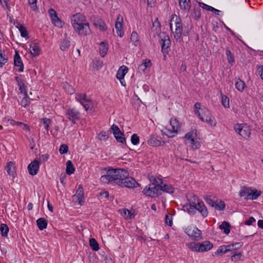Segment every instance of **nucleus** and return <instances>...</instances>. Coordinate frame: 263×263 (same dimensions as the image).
<instances>
[{"instance_id": "72a5a7b5", "label": "nucleus", "mask_w": 263, "mask_h": 263, "mask_svg": "<svg viewBox=\"0 0 263 263\" xmlns=\"http://www.w3.org/2000/svg\"><path fill=\"white\" fill-rule=\"evenodd\" d=\"M230 224L227 221H223L220 226L219 229L220 230H223L224 233L226 234H228L230 232Z\"/></svg>"}, {"instance_id": "79ce46f5", "label": "nucleus", "mask_w": 263, "mask_h": 263, "mask_svg": "<svg viewBox=\"0 0 263 263\" xmlns=\"http://www.w3.org/2000/svg\"><path fill=\"white\" fill-rule=\"evenodd\" d=\"M9 231V229L8 226L5 223H1V236L3 237L7 236Z\"/></svg>"}, {"instance_id": "774afa93", "label": "nucleus", "mask_w": 263, "mask_h": 263, "mask_svg": "<svg viewBox=\"0 0 263 263\" xmlns=\"http://www.w3.org/2000/svg\"><path fill=\"white\" fill-rule=\"evenodd\" d=\"M93 65L97 69L101 68L103 66V63L101 61H96L94 62Z\"/></svg>"}, {"instance_id": "412c9836", "label": "nucleus", "mask_w": 263, "mask_h": 263, "mask_svg": "<svg viewBox=\"0 0 263 263\" xmlns=\"http://www.w3.org/2000/svg\"><path fill=\"white\" fill-rule=\"evenodd\" d=\"M84 190L82 185H79L76 191V194L73 196L76 197L79 204L82 205L84 203Z\"/></svg>"}, {"instance_id": "cd10ccee", "label": "nucleus", "mask_w": 263, "mask_h": 263, "mask_svg": "<svg viewBox=\"0 0 263 263\" xmlns=\"http://www.w3.org/2000/svg\"><path fill=\"white\" fill-rule=\"evenodd\" d=\"M47 223V220L44 218H40L36 220V224L40 230L46 229Z\"/></svg>"}, {"instance_id": "9d476101", "label": "nucleus", "mask_w": 263, "mask_h": 263, "mask_svg": "<svg viewBox=\"0 0 263 263\" xmlns=\"http://www.w3.org/2000/svg\"><path fill=\"white\" fill-rule=\"evenodd\" d=\"M159 36L161 38L160 42L161 44L162 52L164 54H167L169 52L170 47L171 44L170 37L168 35L166 34L165 32H162Z\"/></svg>"}, {"instance_id": "338daca9", "label": "nucleus", "mask_w": 263, "mask_h": 263, "mask_svg": "<svg viewBox=\"0 0 263 263\" xmlns=\"http://www.w3.org/2000/svg\"><path fill=\"white\" fill-rule=\"evenodd\" d=\"M255 221V219L253 217H250L248 220L245 221V223L246 225L250 226L252 224L253 222Z\"/></svg>"}, {"instance_id": "6e6d98bb", "label": "nucleus", "mask_w": 263, "mask_h": 263, "mask_svg": "<svg viewBox=\"0 0 263 263\" xmlns=\"http://www.w3.org/2000/svg\"><path fill=\"white\" fill-rule=\"evenodd\" d=\"M98 137L100 140H106L108 139V136L105 132L102 131L99 134Z\"/></svg>"}, {"instance_id": "49530a36", "label": "nucleus", "mask_w": 263, "mask_h": 263, "mask_svg": "<svg viewBox=\"0 0 263 263\" xmlns=\"http://www.w3.org/2000/svg\"><path fill=\"white\" fill-rule=\"evenodd\" d=\"M225 206L224 202L222 200H220L219 202H215L214 208L218 210H223L225 209Z\"/></svg>"}, {"instance_id": "a18cd8bd", "label": "nucleus", "mask_w": 263, "mask_h": 263, "mask_svg": "<svg viewBox=\"0 0 263 263\" xmlns=\"http://www.w3.org/2000/svg\"><path fill=\"white\" fill-rule=\"evenodd\" d=\"M41 122H43V125L46 131L49 130V126L51 123V120L47 118H44L40 119Z\"/></svg>"}, {"instance_id": "f8f14e48", "label": "nucleus", "mask_w": 263, "mask_h": 263, "mask_svg": "<svg viewBox=\"0 0 263 263\" xmlns=\"http://www.w3.org/2000/svg\"><path fill=\"white\" fill-rule=\"evenodd\" d=\"M110 129L112 132V134L116 140L119 143L125 144L126 145V140L124 137V134L120 130L119 127L114 124Z\"/></svg>"}, {"instance_id": "b1692460", "label": "nucleus", "mask_w": 263, "mask_h": 263, "mask_svg": "<svg viewBox=\"0 0 263 263\" xmlns=\"http://www.w3.org/2000/svg\"><path fill=\"white\" fill-rule=\"evenodd\" d=\"M191 17L196 21L198 20L200 18L201 9L199 5L198 6L197 5L194 6L193 9L191 11Z\"/></svg>"}, {"instance_id": "0e129e2a", "label": "nucleus", "mask_w": 263, "mask_h": 263, "mask_svg": "<svg viewBox=\"0 0 263 263\" xmlns=\"http://www.w3.org/2000/svg\"><path fill=\"white\" fill-rule=\"evenodd\" d=\"M15 80L17 82V85L18 87H21L22 85H24L25 84L24 80L22 79L19 77H15Z\"/></svg>"}, {"instance_id": "e2e57ef3", "label": "nucleus", "mask_w": 263, "mask_h": 263, "mask_svg": "<svg viewBox=\"0 0 263 263\" xmlns=\"http://www.w3.org/2000/svg\"><path fill=\"white\" fill-rule=\"evenodd\" d=\"M174 37L177 42H181L182 41V33H174Z\"/></svg>"}, {"instance_id": "2eb2a0df", "label": "nucleus", "mask_w": 263, "mask_h": 263, "mask_svg": "<svg viewBox=\"0 0 263 263\" xmlns=\"http://www.w3.org/2000/svg\"><path fill=\"white\" fill-rule=\"evenodd\" d=\"M123 18L122 16L119 14L115 23V28L118 35L121 37L124 34V31L123 30Z\"/></svg>"}, {"instance_id": "4be33fe9", "label": "nucleus", "mask_w": 263, "mask_h": 263, "mask_svg": "<svg viewBox=\"0 0 263 263\" xmlns=\"http://www.w3.org/2000/svg\"><path fill=\"white\" fill-rule=\"evenodd\" d=\"M14 64L15 66L19 67L18 71L19 72H23L24 70V64L22 61L21 58L18 52L16 51L14 56Z\"/></svg>"}, {"instance_id": "0eeeda50", "label": "nucleus", "mask_w": 263, "mask_h": 263, "mask_svg": "<svg viewBox=\"0 0 263 263\" xmlns=\"http://www.w3.org/2000/svg\"><path fill=\"white\" fill-rule=\"evenodd\" d=\"M66 118L73 124L76 123L81 118V113L76 108H68L66 109L65 114Z\"/></svg>"}, {"instance_id": "6ab92c4d", "label": "nucleus", "mask_w": 263, "mask_h": 263, "mask_svg": "<svg viewBox=\"0 0 263 263\" xmlns=\"http://www.w3.org/2000/svg\"><path fill=\"white\" fill-rule=\"evenodd\" d=\"M161 137L158 136H155L151 135L149 139L147 141L148 144L152 146H159L165 142L161 141Z\"/></svg>"}, {"instance_id": "423d86ee", "label": "nucleus", "mask_w": 263, "mask_h": 263, "mask_svg": "<svg viewBox=\"0 0 263 263\" xmlns=\"http://www.w3.org/2000/svg\"><path fill=\"white\" fill-rule=\"evenodd\" d=\"M75 99L77 101L79 102L83 106L86 111L92 108L93 103H92V100L87 98L86 94L76 93Z\"/></svg>"}, {"instance_id": "a19ab883", "label": "nucleus", "mask_w": 263, "mask_h": 263, "mask_svg": "<svg viewBox=\"0 0 263 263\" xmlns=\"http://www.w3.org/2000/svg\"><path fill=\"white\" fill-rule=\"evenodd\" d=\"M197 137V135L196 132L191 131L189 133H187L185 135V138L190 140L191 142H194L195 138Z\"/></svg>"}, {"instance_id": "8fccbe9b", "label": "nucleus", "mask_w": 263, "mask_h": 263, "mask_svg": "<svg viewBox=\"0 0 263 263\" xmlns=\"http://www.w3.org/2000/svg\"><path fill=\"white\" fill-rule=\"evenodd\" d=\"M227 253V246H221L219 247L218 250L215 252V254H218L219 253L225 254Z\"/></svg>"}, {"instance_id": "13d9d810", "label": "nucleus", "mask_w": 263, "mask_h": 263, "mask_svg": "<svg viewBox=\"0 0 263 263\" xmlns=\"http://www.w3.org/2000/svg\"><path fill=\"white\" fill-rule=\"evenodd\" d=\"M142 64L144 67H145L146 69L147 68L151 67V66H152L151 61L147 59L143 60Z\"/></svg>"}, {"instance_id": "603ef678", "label": "nucleus", "mask_w": 263, "mask_h": 263, "mask_svg": "<svg viewBox=\"0 0 263 263\" xmlns=\"http://www.w3.org/2000/svg\"><path fill=\"white\" fill-rule=\"evenodd\" d=\"M36 2L37 0H28L29 4L30 5L31 9L35 11L37 10Z\"/></svg>"}, {"instance_id": "09e8293b", "label": "nucleus", "mask_w": 263, "mask_h": 263, "mask_svg": "<svg viewBox=\"0 0 263 263\" xmlns=\"http://www.w3.org/2000/svg\"><path fill=\"white\" fill-rule=\"evenodd\" d=\"M51 20L52 23L56 26H59V23L60 24V25L62 24V22L58 16L57 14L54 15V16H53V17H51Z\"/></svg>"}, {"instance_id": "5fc2aeb1", "label": "nucleus", "mask_w": 263, "mask_h": 263, "mask_svg": "<svg viewBox=\"0 0 263 263\" xmlns=\"http://www.w3.org/2000/svg\"><path fill=\"white\" fill-rule=\"evenodd\" d=\"M242 256V254L241 252H235L231 256V260L232 261H237L239 259H240L241 257Z\"/></svg>"}, {"instance_id": "864d4df0", "label": "nucleus", "mask_w": 263, "mask_h": 263, "mask_svg": "<svg viewBox=\"0 0 263 263\" xmlns=\"http://www.w3.org/2000/svg\"><path fill=\"white\" fill-rule=\"evenodd\" d=\"M200 7L202 8L203 9H205L208 11H211L213 9V7L209 6L202 2H198Z\"/></svg>"}, {"instance_id": "c756f323", "label": "nucleus", "mask_w": 263, "mask_h": 263, "mask_svg": "<svg viewBox=\"0 0 263 263\" xmlns=\"http://www.w3.org/2000/svg\"><path fill=\"white\" fill-rule=\"evenodd\" d=\"M250 187L243 186L241 187L239 192V195L240 197H244L245 199H246V197H249V196H250Z\"/></svg>"}, {"instance_id": "c85d7f7f", "label": "nucleus", "mask_w": 263, "mask_h": 263, "mask_svg": "<svg viewBox=\"0 0 263 263\" xmlns=\"http://www.w3.org/2000/svg\"><path fill=\"white\" fill-rule=\"evenodd\" d=\"M70 45V42L67 39H63L60 44V49L63 51L67 50Z\"/></svg>"}, {"instance_id": "f257e3e1", "label": "nucleus", "mask_w": 263, "mask_h": 263, "mask_svg": "<svg viewBox=\"0 0 263 263\" xmlns=\"http://www.w3.org/2000/svg\"><path fill=\"white\" fill-rule=\"evenodd\" d=\"M100 180L104 183L116 184L122 187L133 189L140 186L133 178L129 177L127 171L122 168H108L106 174L101 177Z\"/></svg>"}, {"instance_id": "aec40b11", "label": "nucleus", "mask_w": 263, "mask_h": 263, "mask_svg": "<svg viewBox=\"0 0 263 263\" xmlns=\"http://www.w3.org/2000/svg\"><path fill=\"white\" fill-rule=\"evenodd\" d=\"M195 211H198L203 217L205 218L208 216L209 214L208 209L202 200L197 203V205L195 206Z\"/></svg>"}, {"instance_id": "052dcab7", "label": "nucleus", "mask_w": 263, "mask_h": 263, "mask_svg": "<svg viewBox=\"0 0 263 263\" xmlns=\"http://www.w3.org/2000/svg\"><path fill=\"white\" fill-rule=\"evenodd\" d=\"M204 199L205 201H206V202L208 204L211 205L212 207H213V208L214 207V204L215 203V202L214 201H213L210 198H209L207 196L205 197Z\"/></svg>"}, {"instance_id": "dca6fc26", "label": "nucleus", "mask_w": 263, "mask_h": 263, "mask_svg": "<svg viewBox=\"0 0 263 263\" xmlns=\"http://www.w3.org/2000/svg\"><path fill=\"white\" fill-rule=\"evenodd\" d=\"M40 167V162L37 160L32 161L28 166L29 173L32 176L37 174Z\"/></svg>"}, {"instance_id": "f3484780", "label": "nucleus", "mask_w": 263, "mask_h": 263, "mask_svg": "<svg viewBox=\"0 0 263 263\" xmlns=\"http://www.w3.org/2000/svg\"><path fill=\"white\" fill-rule=\"evenodd\" d=\"M93 25L101 31H104L107 29V27L102 19L99 16H95L93 20Z\"/></svg>"}, {"instance_id": "2f4dec72", "label": "nucleus", "mask_w": 263, "mask_h": 263, "mask_svg": "<svg viewBox=\"0 0 263 263\" xmlns=\"http://www.w3.org/2000/svg\"><path fill=\"white\" fill-rule=\"evenodd\" d=\"M261 192L258 191L256 189H253L252 190L251 188V193H250V196L249 197H246V199H251V200H255L258 198V197L260 195Z\"/></svg>"}, {"instance_id": "ea45409f", "label": "nucleus", "mask_w": 263, "mask_h": 263, "mask_svg": "<svg viewBox=\"0 0 263 263\" xmlns=\"http://www.w3.org/2000/svg\"><path fill=\"white\" fill-rule=\"evenodd\" d=\"M130 41L137 46L139 44V36L136 31H133L131 34Z\"/></svg>"}, {"instance_id": "7c9ffc66", "label": "nucleus", "mask_w": 263, "mask_h": 263, "mask_svg": "<svg viewBox=\"0 0 263 263\" xmlns=\"http://www.w3.org/2000/svg\"><path fill=\"white\" fill-rule=\"evenodd\" d=\"M162 192L173 194L175 192L174 187L170 184H163L161 186Z\"/></svg>"}, {"instance_id": "ddd939ff", "label": "nucleus", "mask_w": 263, "mask_h": 263, "mask_svg": "<svg viewBox=\"0 0 263 263\" xmlns=\"http://www.w3.org/2000/svg\"><path fill=\"white\" fill-rule=\"evenodd\" d=\"M79 25V26L78 27L76 26V27H73L74 30L79 35H86L91 32L89 23L87 21Z\"/></svg>"}, {"instance_id": "4d7b16f0", "label": "nucleus", "mask_w": 263, "mask_h": 263, "mask_svg": "<svg viewBox=\"0 0 263 263\" xmlns=\"http://www.w3.org/2000/svg\"><path fill=\"white\" fill-rule=\"evenodd\" d=\"M192 144V147L194 149H199L200 147L201 144L198 141L194 140V142H191Z\"/></svg>"}, {"instance_id": "7ed1b4c3", "label": "nucleus", "mask_w": 263, "mask_h": 263, "mask_svg": "<svg viewBox=\"0 0 263 263\" xmlns=\"http://www.w3.org/2000/svg\"><path fill=\"white\" fill-rule=\"evenodd\" d=\"M195 114L203 122L207 123L212 126H215L216 122L212 117L210 110L205 107L200 109V111L197 110L194 111Z\"/></svg>"}, {"instance_id": "393cba45", "label": "nucleus", "mask_w": 263, "mask_h": 263, "mask_svg": "<svg viewBox=\"0 0 263 263\" xmlns=\"http://www.w3.org/2000/svg\"><path fill=\"white\" fill-rule=\"evenodd\" d=\"M179 5L181 9L189 12L191 9V0H179Z\"/></svg>"}, {"instance_id": "f03ea898", "label": "nucleus", "mask_w": 263, "mask_h": 263, "mask_svg": "<svg viewBox=\"0 0 263 263\" xmlns=\"http://www.w3.org/2000/svg\"><path fill=\"white\" fill-rule=\"evenodd\" d=\"M150 181L151 183L144 187L143 193L145 195L152 198L158 197L161 194L163 180L160 178L152 176Z\"/></svg>"}, {"instance_id": "c03bdc74", "label": "nucleus", "mask_w": 263, "mask_h": 263, "mask_svg": "<svg viewBox=\"0 0 263 263\" xmlns=\"http://www.w3.org/2000/svg\"><path fill=\"white\" fill-rule=\"evenodd\" d=\"M10 0H1V5L5 9L7 10V14L9 15V12L10 11V3H9Z\"/></svg>"}, {"instance_id": "6e6552de", "label": "nucleus", "mask_w": 263, "mask_h": 263, "mask_svg": "<svg viewBox=\"0 0 263 263\" xmlns=\"http://www.w3.org/2000/svg\"><path fill=\"white\" fill-rule=\"evenodd\" d=\"M236 133L243 138H248L251 134V129L246 124H236L234 125Z\"/></svg>"}, {"instance_id": "bb28decb", "label": "nucleus", "mask_w": 263, "mask_h": 263, "mask_svg": "<svg viewBox=\"0 0 263 263\" xmlns=\"http://www.w3.org/2000/svg\"><path fill=\"white\" fill-rule=\"evenodd\" d=\"M127 71L128 68L126 66H122L120 67L117 71V78L120 81H121V80H123L124 77L126 73L127 72Z\"/></svg>"}, {"instance_id": "a211bd4d", "label": "nucleus", "mask_w": 263, "mask_h": 263, "mask_svg": "<svg viewBox=\"0 0 263 263\" xmlns=\"http://www.w3.org/2000/svg\"><path fill=\"white\" fill-rule=\"evenodd\" d=\"M5 170L7 172L8 175H9L10 177H11L12 178L15 177L16 175V168L14 162L12 161L8 162L5 167Z\"/></svg>"}, {"instance_id": "9b49d317", "label": "nucleus", "mask_w": 263, "mask_h": 263, "mask_svg": "<svg viewBox=\"0 0 263 263\" xmlns=\"http://www.w3.org/2000/svg\"><path fill=\"white\" fill-rule=\"evenodd\" d=\"M187 197V200L189 203V207L186 208V211L190 214L194 215L196 213L195 211V206L197 205V203L201 201L197 196L195 195H190Z\"/></svg>"}, {"instance_id": "de8ad7c7", "label": "nucleus", "mask_w": 263, "mask_h": 263, "mask_svg": "<svg viewBox=\"0 0 263 263\" xmlns=\"http://www.w3.org/2000/svg\"><path fill=\"white\" fill-rule=\"evenodd\" d=\"M130 140H131L132 143L134 145H136L138 144L140 142L139 137L136 134H134L132 136Z\"/></svg>"}, {"instance_id": "3c124183", "label": "nucleus", "mask_w": 263, "mask_h": 263, "mask_svg": "<svg viewBox=\"0 0 263 263\" xmlns=\"http://www.w3.org/2000/svg\"><path fill=\"white\" fill-rule=\"evenodd\" d=\"M68 151V147L66 144H62L59 149V152L61 154H66Z\"/></svg>"}, {"instance_id": "4468645a", "label": "nucleus", "mask_w": 263, "mask_h": 263, "mask_svg": "<svg viewBox=\"0 0 263 263\" xmlns=\"http://www.w3.org/2000/svg\"><path fill=\"white\" fill-rule=\"evenodd\" d=\"M86 21V16L80 13L72 15L71 18V22L73 27H78L79 26V25L84 23Z\"/></svg>"}, {"instance_id": "bf43d9fd", "label": "nucleus", "mask_w": 263, "mask_h": 263, "mask_svg": "<svg viewBox=\"0 0 263 263\" xmlns=\"http://www.w3.org/2000/svg\"><path fill=\"white\" fill-rule=\"evenodd\" d=\"M9 122L10 124L14 125L16 122L12 119H7L5 118L2 120V123L4 125H7V124Z\"/></svg>"}, {"instance_id": "f704fd0d", "label": "nucleus", "mask_w": 263, "mask_h": 263, "mask_svg": "<svg viewBox=\"0 0 263 263\" xmlns=\"http://www.w3.org/2000/svg\"><path fill=\"white\" fill-rule=\"evenodd\" d=\"M235 87L239 91H243L246 86L243 81L241 80L239 78L236 79L235 81Z\"/></svg>"}, {"instance_id": "58836bf2", "label": "nucleus", "mask_w": 263, "mask_h": 263, "mask_svg": "<svg viewBox=\"0 0 263 263\" xmlns=\"http://www.w3.org/2000/svg\"><path fill=\"white\" fill-rule=\"evenodd\" d=\"M30 99L29 98L28 94H26L25 95H24V97L21 100L20 104L22 105V106L26 107L30 104Z\"/></svg>"}, {"instance_id": "a878e982", "label": "nucleus", "mask_w": 263, "mask_h": 263, "mask_svg": "<svg viewBox=\"0 0 263 263\" xmlns=\"http://www.w3.org/2000/svg\"><path fill=\"white\" fill-rule=\"evenodd\" d=\"M108 50V45L107 42H102L100 43L99 52L102 57H104Z\"/></svg>"}, {"instance_id": "680f3d73", "label": "nucleus", "mask_w": 263, "mask_h": 263, "mask_svg": "<svg viewBox=\"0 0 263 263\" xmlns=\"http://www.w3.org/2000/svg\"><path fill=\"white\" fill-rule=\"evenodd\" d=\"M165 223L169 226H171L173 224L172 218L171 216H170L168 214L165 216Z\"/></svg>"}, {"instance_id": "1a4fd4ad", "label": "nucleus", "mask_w": 263, "mask_h": 263, "mask_svg": "<svg viewBox=\"0 0 263 263\" xmlns=\"http://www.w3.org/2000/svg\"><path fill=\"white\" fill-rule=\"evenodd\" d=\"M184 232L192 240H199L201 239V231L196 226L191 225L188 226L184 230Z\"/></svg>"}, {"instance_id": "4c0bfd02", "label": "nucleus", "mask_w": 263, "mask_h": 263, "mask_svg": "<svg viewBox=\"0 0 263 263\" xmlns=\"http://www.w3.org/2000/svg\"><path fill=\"white\" fill-rule=\"evenodd\" d=\"M89 245L93 251H97L99 249V244L95 238L89 239Z\"/></svg>"}, {"instance_id": "c9c22d12", "label": "nucleus", "mask_w": 263, "mask_h": 263, "mask_svg": "<svg viewBox=\"0 0 263 263\" xmlns=\"http://www.w3.org/2000/svg\"><path fill=\"white\" fill-rule=\"evenodd\" d=\"M226 54L227 55V58L228 63L231 65H233V64L235 62L234 57L233 54L232 53L231 51L228 48H226Z\"/></svg>"}, {"instance_id": "37998d69", "label": "nucleus", "mask_w": 263, "mask_h": 263, "mask_svg": "<svg viewBox=\"0 0 263 263\" xmlns=\"http://www.w3.org/2000/svg\"><path fill=\"white\" fill-rule=\"evenodd\" d=\"M221 103L224 108H229L230 107L229 99L226 96L221 93Z\"/></svg>"}, {"instance_id": "473e14b6", "label": "nucleus", "mask_w": 263, "mask_h": 263, "mask_svg": "<svg viewBox=\"0 0 263 263\" xmlns=\"http://www.w3.org/2000/svg\"><path fill=\"white\" fill-rule=\"evenodd\" d=\"M66 172L68 175H71L74 173L75 171V168L73 165L72 162L68 160L66 162Z\"/></svg>"}, {"instance_id": "39448f33", "label": "nucleus", "mask_w": 263, "mask_h": 263, "mask_svg": "<svg viewBox=\"0 0 263 263\" xmlns=\"http://www.w3.org/2000/svg\"><path fill=\"white\" fill-rule=\"evenodd\" d=\"M170 127H166L164 134L168 137H174L180 130L181 124L179 121L176 118H172L170 121Z\"/></svg>"}, {"instance_id": "69168bd1", "label": "nucleus", "mask_w": 263, "mask_h": 263, "mask_svg": "<svg viewBox=\"0 0 263 263\" xmlns=\"http://www.w3.org/2000/svg\"><path fill=\"white\" fill-rule=\"evenodd\" d=\"M19 90L20 91V93L24 95L27 94V87L25 84L19 87Z\"/></svg>"}, {"instance_id": "20e7f679", "label": "nucleus", "mask_w": 263, "mask_h": 263, "mask_svg": "<svg viewBox=\"0 0 263 263\" xmlns=\"http://www.w3.org/2000/svg\"><path fill=\"white\" fill-rule=\"evenodd\" d=\"M187 246L192 251L199 252H206L211 249L213 246L209 241H204L202 243L193 242L188 243Z\"/></svg>"}, {"instance_id": "5701e85b", "label": "nucleus", "mask_w": 263, "mask_h": 263, "mask_svg": "<svg viewBox=\"0 0 263 263\" xmlns=\"http://www.w3.org/2000/svg\"><path fill=\"white\" fill-rule=\"evenodd\" d=\"M30 52L33 57L38 56L41 53V49L37 43H32L30 45Z\"/></svg>"}, {"instance_id": "e433bc0d", "label": "nucleus", "mask_w": 263, "mask_h": 263, "mask_svg": "<svg viewBox=\"0 0 263 263\" xmlns=\"http://www.w3.org/2000/svg\"><path fill=\"white\" fill-rule=\"evenodd\" d=\"M16 27L18 29L22 37L28 38V31L23 25L18 24Z\"/></svg>"}]
</instances>
